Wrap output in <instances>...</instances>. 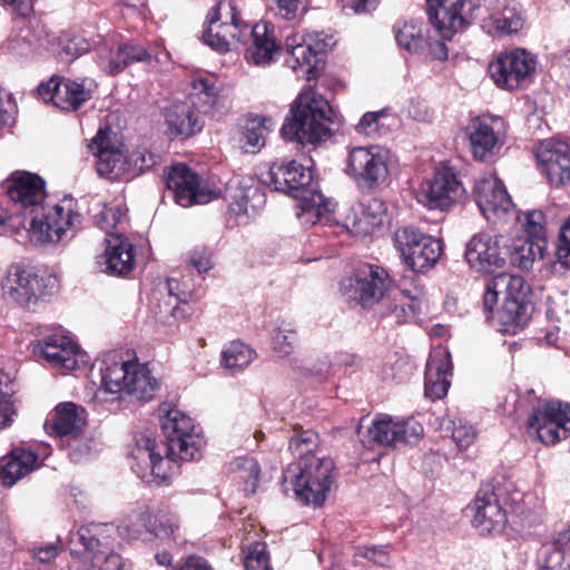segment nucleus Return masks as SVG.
Instances as JSON below:
<instances>
[{"instance_id":"nucleus-1","label":"nucleus","mask_w":570,"mask_h":570,"mask_svg":"<svg viewBox=\"0 0 570 570\" xmlns=\"http://www.w3.org/2000/svg\"><path fill=\"white\" fill-rule=\"evenodd\" d=\"M8 195L31 216L28 232L30 238L37 243H57L70 238L80 224V215L73 210L71 198L62 199L39 218L38 212L43 210L46 190L45 181L38 175L30 173L13 175L9 181Z\"/></svg>"},{"instance_id":"nucleus-2","label":"nucleus","mask_w":570,"mask_h":570,"mask_svg":"<svg viewBox=\"0 0 570 570\" xmlns=\"http://www.w3.org/2000/svg\"><path fill=\"white\" fill-rule=\"evenodd\" d=\"M317 435L304 431L291 438L288 448L297 460L283 472L282 487L305 504L321 507L334 483V461L313 453Z\"/></svg>"},{"instance_id":"nucleus-3","label":"nucleus","mask_w":570,"mask_h":570,"mask_svg":"<svg viewBox=\"0 0 570 570\" xmlns=\"http://www.w3.org/2000/svg\"><path fill=\"white\" fill-rule=\"evenodd\" d=\"M333 110L328 101L312 89L304 90L282 127L284 137L302 145L316 144L332 135Z\"/></svg>"},{"instance_id":"nucleus-4","label":"nucleus","mask_w":570,"mask_h":570,"mask_svg":"<svg viewBox=\"0 0 570 570\" xmlns=\"http://www.w3.org/2000/svg\"><path fill=\"white\" fill-rule=\"evenodd\" d=\"M160 382L147 364L138 362L115 363L101 371V392L136 401H150Z\"/></svg>"},{"instance_id":"nucleus-5","label":"nucleus","mask_w":570,"mask_h":570,"mask_svg":"<svg viewBox=\"0 0 570 570\" xmlns=\"http://www.w3.org/2000/svg\"><path fill=\"white\" fill-rule=\"evenodd\" d=\"M112 532L114 528L108 524L80 527L71 542L83 547V559L72 563L70 570H129L126 561L112 550Z\"/></svg>"},{"instance_id":"nucleus-6","label":"nucleus","mask_w":570,"mask_h":570,"mask_svg":"<svg viewBox=\"0 0 570 570\" xmlns=\"http://www.w3.org/2000/svg\"><path fill=\"white\" fill-rule=\"evenodd\" d=\"M160 412L164 413L160 426L166 436L169 456L186 461L197 459L205 441L194 420L169 405L161 406Z\"/></svg>"},{"instance_id":"nucleus-7","label":"nucleus","mask_w":570,"mask_h":570,"mask_svg":"<svg viewBox=\"0 0 570 570\" xmlns=\"http://www.w3.org/2000/svg\"><path fill=\"white\" fill-rule=\"evenodd\" d=\"M493 287L501 289L502 293V303L497 316L504 331L523 327L532 312V306L527 299L529 287L523 278L505 273L498 274L494 276Z\"/></svg>"},{"instance_id":"nucleus-8","label":"nucleus","mask_w":570,"mask_h":570,"mask_svg":"<svg viewBox=\"0 0 570 570\" xmlns=\"http://www.w3.org/2000/svg\"><path fill=\"white\" fill-rule=\"evenodd\" d=\"M209 27L203 33L204 42L218 52H227L234 42L243 41L248 26L242 20L234 1H223L208 16Z\"/></svg>"},{"instance_id":"nucleus-9","label":"nucleus","mask_w":570,"mask_h":570,"mask_svg":"<svg viewBox=\"0 0 570 570\" xmlns=\"http://www.w3.org/2000/svg\"><path fill=\"white\" fill-rule=\"evenodd\" d=\"M393 240L402 261L414 272L429 269L441 256L440 240L412 226L396 229Z\"/></svg>"},{"instance_id":"nucleus-10","label":"nucleus","mask_w":570,"mask_h":570,"mask_svg":"<svg viewBox=\"0 0 570 570\" xmlns=\"http://www.w3.org/2000/svg\"><path fill=\"white\" fill-rule=\"evenodd\" d=\"M387 272L377 265L365 264L354 271L352 276L342 279L341 293L364 307L377 303L390 287Z\"/></svg>"},{"instance_id":"nucleus-11","label":"nucleus","mask_w":570,"mask_h":570,"mask_svg":"<svg viewBox=\"0 0 570 570\" xmlns=\"http://www.w3.org/2000/svg\"><path fill=\"white\" fill-rule=\"evenodd\" d=\"M528 431L547 445H552L570 434V404L550 401L533 407L528 417Z\"/></svg>"},{"instance_id":"nucleus-12","label":"nucleus","mask_w":570,"mask_h":570,"mask_svg":"<svg viewBox=\"0 0 570 570\" xmlns=\"http://www.w3.org/2000/svg\"><path fill=\"white\" fill-rule=\"evenodd\" d=\"M537 60L524 49L503 52L489 63L488 70L499 88L513 90L528 86L533 78Z\"/></svg>"},{"instance_id":"nucleus-13","label":"nucleus","mask_w":570,"mask_h":570,"mask_svg":"<svg viewBox=\"0 0 570 570\" xmlns=\"http://www.w3.org/2000/svg\"><path fill=\"white\" fill-rule=\"evenodd\" d=\"M508 242L502 235H473L465 245L464 255L469 266L482 274H491L503 267L508 257Z\"/></svg>"},{"instance_id":"nucleus-14","label":"nucleus","mask_w":570,"mask_h":570,"mask_svg":"<svg viewBox=\"0 0 570 570\" xmlns=\"http://www.w3.org/2000/svg\"><path fill=\"white\" fill-rule=\"evenodd\" d=\"M346 170L357 185L376 187L389 176L387 154L377 146L355 147L348 154Z\"/></svg>"},{"instance_id":"nucleus-15","label":"nucleus","mask_w":570,"mask_h":570,"mask_svg":"<svg viewBox=\"0 0 570 570\" xmlns=\"http://www.w3.org/2000/svg\"><path fill=\"white\" fill-rule=\"evenodd\" d=\"M97 85L94 79L77 80L52 77L38 87V94L46 102H52L61 110H76L91 99Z\"/></svg>"},{"instance_id":"nucleus-16","label":"nucleus","mask_w":570,"mask_h":570,"mask_svg":"<svg viewBox=\"0 0 570 570\" xmlns=\"http://www.w3.org/2000/svg\"><path fill=\"white\" fill-rule=\"evenodd\" d=\"M331 40V38L323 37L322 33L308 36L306 40L305 36L298 32H289L285 37L284 46L281 47V51L288 55L285 59L286 66L297 73H312L318 62V55L332 47Z\"/></svg>"},{"instance_id":"nucleus-17","label":"nucleus","mask_w":570,"mask_h":570,"mask_svg":"<svg viewBox=\"0 0 570 570\" xmlns=\"http://www.w3.org/2000/svg\"><path fill=\"white\" fill-rule=\"evenodd\" d=\"M432 24L443 39L460 31L479 3L475 0H426Z\"/></svg>"},{"instance_id":"nucleus-18","label":"nucleus","mask_w":570,"mask_h":570,"mask_svg":"<svg viewBox=\"0 0 570 570\" xmlns=\"http://www.w3.org/2000/svg\"><path fill=\"white\" fill-rule=\"evenodd\" d=\"M167 186L174 191L176 203L185 208L207 204L217 197L216 191L205 186L199 176L184 164L170 168Z\"/></svg>"},{"instance_id":"nucleus-19","label":"nucleus","mask_w":570,"mask_h":570,"mask_svg":"<svg viewBox=\"0 0 570 570\" xmlns=\"http://www.w3.org/2000/svg\"><path fill=\"white\" fill-rule=\"evenodd\" d=\"M474 196L482 215L492 224L505 222L511 214L513 204L503 184L493 175L475 183Z\"/></svg>"},{"instance_id":"nucleus-20","label":"nucleus","mask_w":570,"mask_h":570,"mask_svg":"<svg viewBox=\"0 0 570 570\" xmlns=\"http://www.w3.org/2000/svg\"><path fill=\"white\" fill-rule=\"evenodd\" d=\"M466 131L472 154L479 160L494 155L504 142V121L500 117H476L469 122Z\"/></svg>"},{"instance_id":"nucleus-21","label":"nucleus","mask_w":570,"mask_h":570,"mask_svg":"<svg viewBox=\"0 0 570 570\" xmlns=\"http://www.w3.org/2000/svg\"><path fill=\"white\" fill-rule=\"evenodd\" d=\"M142 444L138 443L132 451V470L141 479L154 478L159 482H166L175 474L177 466L174 463L183 461L180 458H170L168 449L166 456L163 458L155 451L156 442L150 438H142Z\"/></svg>"},{"instance_id":"nucleus-22","label":"nucleus","mask_w":570,"mask_h":570,"mask_svg":"<svg viewBox=\"0 0 570 570\" xmlns=\"http://www.w3.org/2000/svg\"><path fill=\"white\" fill-rule=\"evenodd\" d=\"M36 356L47 361L51 366L67 371L76 370L85 364V354L68 336L62 334L48 335L33 344Z\"/></svg>"},{"instance_id":"nucleus-23","label":"nucleus","mask_w":570,"mask_h":570,"mask_svg":"<svg viewBox=\"0 0 570 570\" xmlns=\"http://www.w3.org/2000/svg\"><path fill=\"white\" fill-rule=\"evenodd\" d=\"M464 196V188L449 168L438 169L433 177L422 184L420 202L431 209H445Z\"/></svg>"},{"instance_id":"nucleus-24","label":"nucleus","mask_w":570,"mask_h":570,"mask_svg":"<svg viewBox=\"0 0 570 570\" xmlns=\"http://www.w3.org/2000/svg\"><path fill=\"white\" fill-rule=\"evenodd\" d=\"M535 157L551 185L562 186L570 181V144L557 139L541 141Z\"/></svg>"},{"instance_id":"nucleus-25","label":"nucleus","mask_w":570,"mask_h":570,"mask_svg":"<svg viewBox=\"0 0 570 570\" xmlns=\"http://www.w3.org/2000/svg\"><path fill=\"white\" fill-rule=\"evenodd\" d=\"M122 147L120 137L111 128L105 127L98 130L89 148L97 157L96 166L100 176L110 179L121 178L119 166L124 158Z\"/></svg>"},{"instance_id":"nucleus-26","label":"nucleus","mask_w":570,"mask_h":570,"mask_svg":"<svg viewBox=\"0 0 570 570\" xmlns=\"http://www.w3.org/2000/svg\"><path fill=\"white\" fill-rule=\"evenodd\" d=\"M261 180L276 191L304 193L305 188L311 186L313 175L309 168L292 160L287 164H273L267 171L262 173Z\"/></svg>"},{"instance_id":"nucleus-27","label":"nucleus","mask_w":570,"mask_h":570,"mask_svg":"<svg viewBox=\"0 0 570 570\" xmlns=\"http://www.w3.org/2000/svg\"><path fill=\"white\" fill-rule=\"evenodd\" d=\"M43 279L20 265H11L1 282L4 297L21 306H29L41 295Z\"/></svg>"},{"instance_id":"nucleus-28","label":"nucleus","mask_w":570,"mask_h":570,"mask_svg":"<svg viewBox=\"0 0 570 570\" xmlns=\"http://www.w3.org/2000/svg\"><path fill=\"white\" fill-rule=\"evenodd\" d=\"M423 431L422 424L413 419L396 422L392 419H381L374 421L367 429L368 443L377 445L412 443L423 435Z\"/></svg>"},{"instance_id":"nucleus-29","label":"nucleus","mask_w":570,"mask_h":570,"mask_svg":"<svg viewBox=\"0 0 570 570\" xmlns=\"http://www.w3.org/2000/svg\"><path fill=\"white\" fill-rule=\"evenodd\" d=\"M102 271L111 275H127L135 267L134 246L121 234L106 238L105 253L99 258Z\"/></svg>"},{"instance_id":"nucleus-30","label":"nucleus","mask_w":570,"mask_h":570,"mask_svg":"<svg viewBox=\"0 0 570 570\" xmlns=\"http://www.w3.org/2000/svg\"><path fill=\"white\" fill-rule=\"evenodd\" d=\"M228 209L236 216H249L261 209L266 202L265 194L250 178L229 183L226 188Z\"/></svg>"},{"instance_id":"nucleus-31","label":"nucleus","mask_w":570,"mask_h":570,"mask_svg":"<svg viewBox=\"0 0 570 570\" xmlns=\"http://www.w3.org/2000/svg\"><path fill=\"white\" fill-rule=\"evenodd\" d=\"M452 375V362L445 350H435L426 362L424 393L430 399L446 395Z\"/></svg>"},{"instance_id":"nucleus-32","label":"nucleus","mask_w":570,"mask_h":570,"mask_svg":"<svg viewBox=\"0 0 570 570\" xmlns=\"http://www.w3.org/2000/svg\"><path fill=\"white\" fill-rule=\"evenodd\" d=\"M473 525L482 534L499 533L503 530L507 515L492 492L478 494L473 503Z\"/></svg>"},{"instance_id":"nucleus-33","label":"nucleus","mask_w":570,"mask_h":570,"mask_svg":"<svg viewBox=\"0 0 570 570\" xmlns=\"http://www.w3.org/2000/svg\"><path fill=\"white\" fill-rule=\"evenodd\" d=\"M82 413L83 410L75 403H59L46 420L45 430L52 436L76 438L85 424Z\"/></svg>"},{"instance_id":"nucleus-34","label":"nucleus","mask_w":570,"mask_h":570,"mask_svg":"<svg viewBox=\"0 0 570 570\" xmlns=\"http://www.w3.org/2000/svg\"><path fill=\"white\" fill-rule=\"evenodd\" d=\"M539 570H570V525L543 548Z\"/></svg>"},{"instance_id":"nucleus-35","label":"nucleus","mask_w":570,"mask_h":570,"mask_svg":"<svg viewBox=\"0 0 570 570\" xmlns=\"http://www.w3.org/2000/svg\"><path fill=\"white\" fill-rule=\"evenodd\" d=\"M38 456L24 449L11 451L8 461L1 468V480L4 485H13L18 480L37 468Z\"/></svg>"},{"instance_id":"nucleus-36","label":"nucleus","mask_w":570,"mask_h":570,"mask_svg":"<svg viewBox=\"0 0 570 570\" xmlns=\"http://www.w3.org/2000/svg\"><path fill=\"white\" fill-rule=\"evenodd\" d=\"M165 121L175 135L190 136L199 130L198 119L189 102H176L166 108Z\"/></svg>"},{"instance_id":"nucleus-37","label":"nucleus","mask_w":570,"mask_h":570,"mask_svg":"<svg viewBox=\"0 0 570 570\" xmlns=\"http://www.w3.org/2000/svg\"><path fill=\"white\" fill-rule=\"evenodd\" d=\"M332 210V204L326 202L322 194L316 193L312 194L311 198L303 197L297 205L296 217L305 226L327 224Z\"/></svg>"},{"instance_id":"nucleus-38","label":"nucleus","mask_w":570,"mask_h":570,"mask_svg":"<svg viewBox=\"0 0 570 570\" xmlns=\"http://www.w3.org/2000/svg\"><path fill=\"white\" fill-rule=\"evenodd\" d=\"M253 45L248 49L249 59L255 65H267L274 56L281 51L272 35L268 33L266 24H255L250 31Z\"/></svg>"},{"instance_id":"nucleus-39","label":"nucleus","mask_w":570,"mask_h":570,"mask_svg":"<svg viewBox=\"0 0 570 570\" xmlns=\"http://www.w3.org/2000/svg\"><path fill=\"white\" fill-rule=\"evenodd\" d=\"M544 248V240L522 237L513 242L512 248L508 246V256L512 265L528 271L537 259L543 258Z\"/></svg>"},{"instance_id":"nucleus-40","label":"nucleus","mask_w":570,"mask_h":570,"mask_svg":"<svg viewBox=\"0 0 570 570\" xmlns=\"http://www.w3.org/2000/svg\"><path fill=\"white\" fill-rule=\"evenodd\" d=\"M191 87V107L202 114H213L219 102L217 87L204 78L195 79Z\"/></svg>"},{"instance_id":"nucleus-41","label":"nucleus","mask_w":570,"mask_h":570,"mask_svg":"<svg viewBox=\"0 0 570 570\" xmlns=\"http://www.w3.org/2000/svg\"><path fill=\"white\" fill-rule=\"evenodd\" d=\"M158 160V155L151 153L146 147H139L132 150L127 157L124 156L119 166L121 178H130L140 175L145 170L151 169Z\"/></svg>"},{"instance_id":"nucleus-42","label":"nucleus","mask_w":570,"mask_h":570,"mask_svg":"<svg viewBox=\"0 0 570 570\" xmlns=\"http://www.w3.org/2000/svg\"><path fill=\"white\" fill-rule=\"evenodd\" d=\"M266 135L265 118L253 117L247 119L239 136L240 148L245 153H257L265 145Z\"/></svg>"},{"instance_id":"nucleus-43","label":"nucleus","mask_w":570,"mask_h":570,"mask_svg":"<svg viewBox=\"0 0 570 570\" xmlns=\"http://www.w3.org/2000/svg\"><path fill=\"white\" fill-rule=\"evenodd\" d=\"M255 352L248 345L235 341L229 343L222 351V365L229 371H240L245 368L254 358Z\"/></svg>"},{"instance_id":"nucleus-44","label":"nucleus","mask_w":570,"mask_h":570,"mask_svg":"<svg viewBox=\"0 0 570 570\" xmlns=\"http://www.w3.org/2000/svg\"><path fill=\"white\" fill-rule=\"evenodd\" d=\"M491 24L500 35L515 33L522 29L524 19L515 7L503 4L502 10L490 14Z\"/></svg>"},{"instance_id":"nucleus-45","label":"nucleus","mask_w":570,"mask_h":570,"mask_svg":"<svg viewBox=\"0 0 570 570\" xmlns=\"http://www.w3.org/2000/svg\"><path fill=\"white\" fill-rule=\"evenodd\" d=\"M230 471L245 483V491L255 493L258 485L259 466L253 458H236L230 462Z\"/></svg>"},{"instance_id":"nucleus-46","label":"nucleus","mask_w":570,"mask_h":570,"mask_svg":"<svg viewBox=\"0 0 570 570\" xmlns=\"http://www.w3.org/2000/svg\"><path fill=\"white\" fill-rule=\"evenodd\" d=\"M397 43L410 52H419L426 45L422 23L406 22L396 31Z\"/></svg>"},{"instance_id":"nucleus-47","label":"nucleus","mask_w":570,"mask_h":570,"mask_svg":"<svg viewBox=\"0 0 570 570\" xmlns=\"http://www.w3.org/2000/svg\"><path fill=\"white\" fill-rule=\"evenodd\" d=\"M297 341L296 326L292 322L282 321L273 335V348L281 356L293 353Z\"/></svg>"},{"instance_id":"nucleus-48","label":"nucleus","mask_w":570,"mask_h":570,"mask_svg":"<svg viewBox=\"0 0 570 570\" xmlns=\"http://www.w3.org/2000/svg\"><path fill=\"white\" fill-rule=\"evenodd\" d=\"M166 289L168 292V302L166 303V308L160 311L164 316L170 315L175 318L183 317L180 314L183 309L179 304H187L188 301L193 299V292L185 291L180 288V283L175 278H169L166 282Z\"/></svg>"},{"instance_id":"nucleus-49","label":"nucleus","mask_w":570,"mask_h":570,"mask_svg":"<svg viewBox=\"0 0 570 570\" xmlns=\"http://www.w3.org/2000/svg\"><path fill=\"white\" fill-rule=\"evenodd\" d=\"M122 43L117 47L102 46L99 48V65L109 75L121 72L125 66Z\"/></svg>"},{"instance_id":"nucleus-50","label":"nucleus","mask_w":570,"mask_h":570,"mask_svg":"<svg viewBox=\"0 0 570 570\" xmlns=\"http://www.w3.org/2000/svg\"><path fill=\"white\" fill-rule=\"evenodd\" d=\"M391 316L397 324H404L414 320L421 312V302L414 297L402 295L400 299L390 307Z\"/></svg>"},{"instance_id":"nucleus-51","label":"nucleus","mask_w":570,"mask_h":570,"mask_svg":"<svg viewBox=\"0 0 570 570\" xmlns=\"http://www.w3.org/2000/svg\"><path fill=\"white\" fill-rule=\"evenodd\" d=\"M450 428H452V439L459 449H466L474 442L476 431L464 420H449L448 429Z\"/></svg>"},{"instance_id":"nucleus-52","label":"nucleus","mask_w":570,"mask_h":570,"mask_svg":"<svg viewBox=\"0 0 570 570\" xmlns=\"http://www.w3.org/2000/svg\"><path fill=\"white\" fill-rule=\"evenodd\" d=\"M122 217L124 212L119 206L101 205L100 209L95 214V222L109 237L112 234L111 230L116 228Z\"/></svg>"},{"instance_id":"nucleus-53","label":"nucleus","mask_w":570,"mask_h":570,"mask_svg":"<svg viewBox=\"0 0 570 570\" xmlns=\"http://www.w3.org/2000/svg\"><path fill=\"white\" fill-rule=\"evenodd\" d=\"M244 566L245 570H272L268 564L266 544L263 542L250 544L247 549Z\"/></svg>"},{"instance_id":"nucleus-54","label":"nucleus","mask_w":570,"mask_h":570,"mask_svg":"<svg viewBox=\"0 0 570 570\" xmlns=\"http://www.w3.org/2000/svg\"><path fill=\"white\" fill-rule=\"evenodd\" d=\"M544 214L541 210L525 213L524 227L529 237L534 240H543Z\"/></svg>"},{"instance_id":"nucleus-55","label":"nucleus","mask_w":570,"mask_h":570,"mask_svg":"<svg viewBox=\"0 0 570 570\" xmlns=\"http://www.w3.org/2000/svg\"><path fill=\"white\" fill-rule=\"evenodd\" d=\"M346 229L356 236L368 235L374 230L368 217L362 210L360 214L354 213L345 219Z\"/></svg>"},{"instance_id":"nucleus-56","label":"nucleus","mask_w":570,"mask_h":570,"mask_svg":"<svg viewBox=\"0 0 570 570\" xmlns=\"http://www.w3.org/2000/svg\"><path fill=\"white\" fill-rule=\"evenodd\" d=\"M557 259L563 267L570 268V218L560 229V244L557 248Z\"/></svg>"},{"instance_id":"nucleus-57","label":"nucleus","mask_w":570,"mask_h":570,"mask_svg":"<svg viewBox=\"0 0 570 570\" xmlns=\"http://www.w3.org/2000/svg\"><path fill=\"white\" fill-rule=\"evenodd\" d=\"M3 374L0 372V430L9 426L12 422V415L16 413L9 399L8 391H3Z\"/></svg>"},{"instance_id":"nucleus-58","label":"nucleus","mask_w":570,"mask_h":570,"mask_svg":"<svg viewBox=\"0 0 570 570\" xmlns=\"http://www.w3.org/2000/svg\"><path fill=\"white\" fill-rule=\"evenodd\" d=\"M186 261L195 267L198 273H206L212 268L209 252L204 247H197L187 254Z\"/></svg>"},{"instance_id":"nucleus-59","label":"nucleus","mask_w":570,"mask_h":570,"mask_svg":"<svg viewBox=\"0 0 570 570\" xmlns=\"http://www.w3.org/2000/svg\"><path fill=\"white\" fill-rule=\"evenodd\" d=\"M125 66H129L134 62L150 61L151 55L140 45L128 42L122 43Z\"/></svg>"},{"instance_id":"nucleus-60","label":"nucleus","mask_w":570,"mask_h":570,"mask_svg":"<svg viewBox=\"0 0 570 570\" xmlns=\"http://www.w3.org/2000/svg\"><path fill=\"white\" fill-rule=\"evenodd\" d=\"M362 210L368 217L374 229L383 224L386 215V208L384 203L380 199L368 200Z\"/></svg>"},{"instance_id":"nucleus-61","label":"nucleus","mask_w":570,"mask_h":570,"mask_svg":"<svg viewBox=\"0 0 570 570\" xmlns=\"http://www.w3.org/2000/svg\"><path fill=\"white\" fill-rule=\"evenodd\" d=\"M384 111L376 112H366L363 115L358 124L356 125V130L360 134L372 136L379 131V120L382 116H384Z\"/></svg>"},{"instance_id":"nucleus-62","label":"nucleus","mask_w":570,"mask_h":570,"mask_svg":"<svg viewBox=\"0 0 570 570\" xmlns=\"http://www.w3.org/2000/svg\"><path fill=\"white\" fill-rule=\"evenodd\" d=\"M390 547H371V548H364L361 554L372 561L373 563L385 567L390 562Z\"/></svg>"},{"instance_id":"nucleus-63","label":"nucleus","mask_w":570,"mask_h":570,"mask_svg":"<svg viewBox=\"0 0 570 570\" xmlns=\"http://www.w3.org/2000/svg\"><path fill=\"white\" fill-rule=\"evenodd\" d=\"M59 553V547L55 543H45L32 549V556L41 563H49Z\"/></svg>"},{"instance_id":"nucleus-64","label":"nucleus","mask_w":570,"mask_h":570,"mask_svg":"<svg viewBox=\"0 0 570 570\" xmlns=\"http://www.w3.org/2000/svg\"><path fill=\"white\" fill-rule=\"evenodd\" d=\"M279 13L285 19H294L305 8V0H276Z\"/></svg>"}]
</instances>
